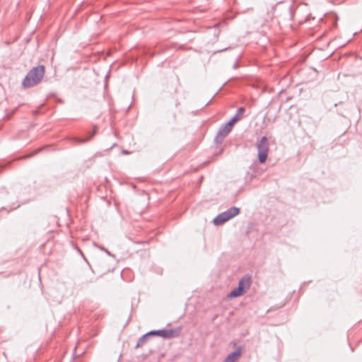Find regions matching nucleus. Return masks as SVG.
Instances as JSON below:
<instances>
[{
  "label": "nucleus",
  "instance_id": "f257e3e1",
  "mask_svg": "<svg viewBox=\"0 0 362 362\" xmlns=\"http://www.w3.org/2000/svg\"><path fill=\"white\" fill-rule=\"evenodd\" d=\"M45 66L39 65L30 69L24 78L22 86L31 88L40 83L45 75Z\"/></svg>",
  "mask_w": 362,
  "mask_h": 362
},
{
  "label": "nucleus",
  "instance_id": "f03ea898",
  "mask_svg": "<svg viewBox=\"0 0 362 362\" xmlns=\"http://www.w3.org/2000/svg\"><path fill=\"white\" fill-rule=\"evenodd\" d=\"M257 148L258 151V160L260 163H264L267 158L269 152V142L266 136H262L258 141Z\"/></svg>",
  "mask_w": 362,
  "mask_h": 362
},
{
  "label": "nucleus",
  "instance_id": "7ed1b4c3",
  "mask_svg": "<svg viewBox=\"0 0 362 362\" xmlns=\"http://www.w3.org/2000/svg\"><path fill=\"white\" fill-rule=\"evenodd\" d=\"M233 127L228 125V123L223 124L221 126L216 137L215 142L216 144H221L223 139L227 136V135L231 132Z\"/></svg>",
  "mask_w": 362,
  "mask_h": 362
},
{
  "label": "nucleus",
  "instance_id": "20e7f679",
  "mask_svg": "<svg viewBox=\"0 0 362 362\" xmlns=\"http://www.w3.org/2000/svg\"><path fill=\"white\" fill-rule=\"evenodd\" d=\"M151 336L157 335L164 339H170L174 337V331L173 329H159L152 330L149 332Z\"/></svg>",
  "mask_w": 362,
  "mask_h": 362
},
{
  "label": "nucleus",
  "instance_id": "39448f33",
  "mask_svg": "<svg viewBox=\"0 0 362 362\" xmlns=\"http://www.w3.org/2000/svg\"><path fill=\"white\" fill-rule=\"evenodd\" d=\"M228 220H230V218H228V214L225 211L215 217L213 220V223L216 226H221Z\"/></svg>",
  "mask_w": 362,
  "mask_h": 362
},
{
  "label": "nucleus",
  "instance_id": "423d86ee",
  "mask_svg": "<svg viewBox=\"0 0 362 362\" xmlns=\"http://www.w3.org/2000/svg\"><path fill=\"white\" fill-rule=\"evenodd\" d=\"M251 285V277L248 275L244 276L238 282V288L244 290V292L247 290Z\"/></svg>",
  "mask_w": 362,
  "mask_h": 362
},
{
  "label": "nucleus",
  "instance_id": "0eeeda50",
  "mask_svg": "<svg viewBox=\"0 0 362 362\" xmlns=\"http://www.w3.org/2000/svg\"><path fill=\"white\" fill-rule=\"evenodd\" d=\"M241 355L240 348L238 347L235 351L228 354L222 362H235Z\"/></svg>",
  "mask_w": 362,
  "mask_h": 362
},
{
  "label": "nucleus",
  "instance_id": "6e6552de",
  "mask_svg": "<svg viewBox=\"0 0 362 362\" xmlns=\"http://www.w3.org/2000/svg\"><path fill=\"white\" fill-rule=\"evenodd\" d=\"M240 208L236 206H232L226 211L230 219L237 216L240 213Z\"/></svg>",
  "mask_w": 362,
  "mask_h": 362
},
{
  "label": "nucleus",
  "instance_id": "1a4fd4ad",
  "mask_svg": "<svg viewBox=\"0 0 362 362\" xmlns=\"http://www.w3.org/2000/svg\"><path fill=\"white\" fill-rule=\"evenodd\" d=\"M244 290L240 288H235L234 289H233L230 293L228 295V296L229 298H236V297H238V296H240L241 295H243L244 293Z\"/></svg>",
  "mask_w": 362,
  "mask_h": 362
},
{
  "label": "nucleus",
  "instance_id": "9d476101",
  "mask_svg": "<svg viewBox=\"0 0 362 362\" xmlns=\"http://www.w3.org/2000/svg\"><path fill=\"white\" fill-rule=\"evenodd\" d=\"M244 290L240 288H235L234 289H233L230 293L228 295V296L229 298H236V297H238V296H240L241 295H243L244 293Z\"/></svg>",
  "mask_w": 362,
  "mask_h": 362
},
{
  "label": "nucleus",
  "instance_id": "9b49d317",
  "mask_svg": "<svg viewBox=\"0 0 362 362\" xmlns=\"http://www.w3.org/2000/svg\"><path fill=\"white\" fill-rule=\"evenodd\" d=\"M151 336L149 332L142 335L138 340L137 344L136 345V348H139L142 346L145 343H146L148 337Z\"/></svg>",
  "mask_w": 362,
  "mask_h": 362
},
{
  "label": "nucleus",
  "instance_id": "f8f14e48",
  "mask_svg": "<svg viewBox=\"0 0 362 362\" xmlns=\"http://www.w3.org/2000/svg\"><path fill=\"white\" fill-rule=\"evenodd\" d=\"M240 117L239 116H238V115H235L230 120L227 122L228 124V125H230L232 127H233L234 124L238 122L239 120Z\"/></svg>",
  "mask_w": 362,
  "mask_h": 362
},
{
  "label": "nucleus",
  "instance_id": "ddd939ff",
  "mask_svg": "<svg viewBox=\"0 0 362 362\" xmlns=\"http://www.w3.org/2000/svg\"><path fill=\"white\" fill-rule=\"evenodd\" d=\"M95 133H96V130L94 129L93 133L90 135V136H88L86 139H80V142L81 143H85V142H87V141H90V139L95 134Z\"/></svg>",
  "mask_w": 362,
  "mask_h": 362
},
{
  "label": "nucleus",
  "instance_id": "4468645a",
  "mask_svg": "<svg viewBox=\"0 0 362 362\" xmlns=\"http://www.w3.org/2000/svg\"><path fill=\"white\" fill-rule=\"evenodd\" d=\"M100 250L102 251H104L106 254H107L109 256L114 257V255L107 249H105L104 247L102 246H98Z\"/></svg>",
  "mask_w": 362,
  "mask_h": 362
},
{
  "label": "nucleus",
  "instance_id": "2eb2a0df",
  "mask_svg": "<svg viewBox=\"0 0 362 362\" xmlns=\"http://www.w3.org/2000/svg\"><path fill=\"white\" fill-rule=\"evenodd\" d=\"M245 109L243 107H240L237 110V112L235 115H238V116H240V115H242L245 112Z\"/></svg>",
  "mask_w": 362,
  "mask_h": 362
},
{
  "label": "nucleus",
  "instance_id": "dca6fc26",
  "mask_svg": "<svg viewBox=\"0 0 362 362\" xmlns=\"http://www.w3.org/2000/svg\"><path fill=\"white\" fill-rule=\"evenodd\" d=\"M254 177V175H251L250 177V180H251Z\"/></svg>",
  "mask_w": 362,
  "mask_h": 362
},
{
  "label": "nucleus",
  "instance_id": "f3484780",
  "mask_svg": "<svg viewBox=\"0 0 362 362\" xmlns=\"http://www.w3.org/2000/svg\"><path fill=\"white\" fill-rule=\"evenodd\" d=\"M219 34H220V31H218L216 35L218 36Z\"/></svg>",
  "mask_w": 362,
  "mask_h": 362
},
{
  "label": "nucleus",
  "instance_id": "a211bd4d",
  "mask_svg": "<svg viewBox=\"0 0 362 362\" xmlns=\"http://www.w3.org/2000/svg\"><path fill=\"white\" fill-rule=\"evenodd\" d=\"M123 152L124 153H128L127 151H124Z\"/></svg>",
  "mask_w": 362,
  "mask_h": 362
}]
</instances>
